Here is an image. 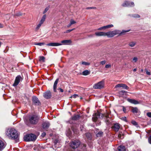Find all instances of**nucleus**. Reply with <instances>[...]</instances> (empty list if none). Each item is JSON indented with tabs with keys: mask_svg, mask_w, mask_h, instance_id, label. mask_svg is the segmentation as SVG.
<instances>
[{
	"mask_svg": "<svg viewBox=\"0 0 151 151\" xmlns=\"http://www.w3.org/2000/svg\"><path fill=\"white\" fill-rule=\"evenodd\" d=\"M132 108L131 111L134 114L137 115H139L140 114V112L137 107H132Z\"/></svg>",
	"mask_w": 151,
	"mask_h": 151,
	"instance_id": "obj_12",
	"label": "nucleus"
},
{
	"mask_svg": "<svg viewBox=\"0 0 151 151\" xmlns=\"http://www.w3.org/2000/svg\"><path fill=\"white\" fill-rule=\"evenodd\" d=\"M3 27V25L2 24L0 23V28H2Z\"/></svg>",
	"mask_w": 151,
	"mask_h": 151,
	"instance_id": "obj_61",
	"label": "nucleus"
},
{
	"mask_svg": "<svg viewBox=\"0 0 151 151\" xmlns=\"http://www.w3.org/2000/svg\"><path fill=\"white\" fill-rule=\"evenodd\" d=\"M133 70L134 71V72H135L137 70V69L136 68H134Z\"/></svg>",
	"mask_w": 151,
	"mask_h": 151,
	"instance_id": "obj_62",
	"label": "nucleus"
},
{
	"mask_svg": "<svg viewBox=\"0 0 151 151\" xmlns=\"http://www.w3.org/2000/svg\"><path fill=\"white\" fill-rule=\"evenodd\" d=\"M6 134L9 139L15 140L17 142H19V135L15 129L10 128L8 129L6 132Z\"/></svg>",
	"mask_w": 151,
	"mask_h": 151,
	"instance_id": "obj_1",
	"label": "nucleus"
},
{
	"mask_svg": "<svg viewBox=\"0 0 151 151\" xmlns=\"http://www.w3.org/2000/svg\"><path fill=\"white\" fill-rule=\"evenodd\" d=\"M120 87H122L126 89H129V87L128 86H127L126 84H117L115 86V88Z\"/></svg>",
	"mask_w": 151,
	"mask_h": 151,
	"instance_id": "obj_17",
	"label": "nucleus"
},
{
	"mask_svg": "<svg viewBox=\"0 0 151 151\" xmlns=\"http://www.w3.org/2000/svg\"><path fill=\"white\" fill-rule=\"evenodd\" d=\"M62 45L61 43L56 42H51L46 44V45L50 46H57Z\"/></svg>",
	"mask_w": 151,
	"mask_h": 151,
	"instance_id": "obj_16",
	"label": "nucleus"
},
{
	"mask_svg": "<svg viewBox=\"0 0 151 151\" xmlns=\"http://www.w3.org/2000/svg\"><path fill=\"white\" fill-rule=\"evenodd\" d=\"M147 114L148 116L151 117V112H148L147 113Z\"/></svg>",
	"mask_w": 151,
	"mask_h": 151,
	"instance_id": "obj_48",
	"label": "nucleus"
},
{
	"mask_svg": "<svg viewBox=\"0 0 151 151\" xmlns=\"http://www.w3.org/2000/svg\"><path fill=\"white\" fill-rule=\"evenodd\" d=\"M129 31L130 30H123L121 32L120 30H115L113 31H109L107 32H105V35L106 36H107L108 37H111L117 34H119V35L124 34L125 33Z\"/></svg>",
	"mask_w": 151,
	"mask_h": 151,
	"instance_id": "obj_2",
	"label": "nucleus"
},
{
	"mask_svg": "<svg viewBox=\"0 0 151 151\" xmlns=\"http://www.w3.org/2000/svg\"><path fill=\"white\" fill-rule=\"evenodd\" d=\"M122 6L123 7H133L134 4L133 2L126 1L122 4Z\"/></svg>",
	"mask_w": 151,
	"mask_h": 151,
	"instance_id": "obj_9",
	"label": "nucleus"
},
{
	"mask_svg": "<svg viewBox=\"0 0 151 151\" xmlns=\"http://www.w3.org/2000/svg\"><path fill=\"white\" fill-rule=\"evenodd\" d=\"M122 107H123V111H124V113H127V111H126V108L124 106H123Z\"/></svg>",
	"mask_w": 151,
	"mask_h": 151,
	"instance_id": "obj_46",
	"label": "nucleus"
},
{
	"mask_svg": "<svg viewBox=\"0 0 151 151\" xmlns=\"http://www.w3.org/2000/svg\"><path fill=\"white\" fill-rule=\"evenodd\" d=\"M121 119H122V120L123 121H124L126 122H127V118H126V117L125 116L122 117L121 118Z\"/></svg>",
	"mask_w": 151,
	"mask_h": 151,
	"instance_id": "obj_44",
	"label": "nucleus"
},
{
	"mask_svg": "<svg viewBox=\"0 0 151 151\" xmlns=\"http://www.w3.org/2000/svg\"><path fill=\"white\" fill-rule=\"evenodd\" d=\"M25 123L27 125H28V124H29L28 122H25Z\"/></svg>",
	"mask_w": 151,
	"mask_h": 151,
	"instance_id": "obj_64",
	"label": "nucleus"
},
{
	"mask_svg": "<svg viewBox=\"0 0 151 151\" xmlns=\"http://www.w3.org/2000/svg\"><path fill=\"white\" fill-rule=\"evenodd\" d=\"M146 74L148 75H150L151 74H150V72H149L147 70H146Z\"/></svg>",
	"mask_w": 151,
	"mask_h": 151,
	"instance_id": "obj_53",
	"label": "nucleus"
},
{
	"mask_svg": "<svg viewBox=\"0 0 151 151\" xmlns=\"http://www.w3.org/2000/svg\"><path fill=\"white\" fill-rule=\"evenodd\" d=\"M46 15L44 14L42 17L39 22L40 23L42 24L45 21V20L46 18Z\"/></svg>",
	"mask_w": 151,
	"mask_h": 151,
	"instance_id": "obj_24",
	"label": "nucleus"
},
{
	"mask_svg": "<svg viewBox=\"0 0 151 151\" xmlns=\"http://www.w3.org/2000/svg\"><path fill=\"white\" fill-rule=\"evenodd\" d=\"M84 127L83 125H81L80 127V129L81 131H82L83 129V128Z\"/></svg>",
	"mask_w": 151,
	"mask_h": 151,
	"instance_id": "obj_55",
	"label": "nucleus"
},
{
	"mask_svg": "<svg viewBox=\"0 0 151 151\" xmlns=\"http://www.w3.org/2000/svg\"><path fill=\"white\" fill-rule=\"evenodd\" d=\"M81 64H82V65H85L87 66V65H89L90 64V63H87V62H86L85 61H83V62H82L81 63Z\"/></svg>",
	"mask_w": 151,
	"mask_h": 151,
	"instance_id": "obj_31",
	"label": "nucleus"
},
{
	"mask_svg": "<svg viewBox=\"0 0 151 151\" xmlns=\"http://www.w3.org/2000/svg\"><path fill=\"white\" fill-rule=\"evenodd\" d=\"M137 60H138L137 58L136 57H134L132 59V62H136L137 61Z\"/></svg>",
	"mask_w": 151,
	"mask_h": 151,
	"instance_id": "obj_40",
	"label": "nucleus"
},
{
	"mask_svg": "<svg viewBox=\"0 0 151 151\" xmlns=\"http://www.w3.org/2000/svg\"><path fill=\"white\" fill-rule=\"evenodd\" d=\"M127 101L129 103L134 104H137L140 103V102L134 99L128 98Z\"/></svg>",
	"mask_w": 151,
	"mask_h": 151,
	"instance_id": "obj_11",
	"label": "nucleus"
},
{
	"mask_svg": "<svg viewBox=\"0 0 151 151\" xmlns=\"http://www.w3.org/2000/svg\"><path fill=\"white\" fill-rule=\"evenodd\" d=\"M43 96L46 99H50L52 97L51 93L50 91H47L43 93Z\"/></svg>",
	"mask_w": 151,
	"mask_h": 151,
	"instance_id": "obj_10",
	"label": "nucleus"
},
{
	"mask_svg": "<svg viewBox=\"0 0 151 151\" xmlns=\"http://www.w3.org/2000/svg\"><path fill=\"white\" fill-rule=\"evenodd\" d=\"M58 90H60V91L61 92H63V90L62 89V88H58Z\"/></svg>",
	"mask_w": 151,
	"mask_h": 151,
	"instance_id": "obj_57",
	"label": "nucleus"
},
{
	"mask_svg": "<svg viewBox=\"0 0 151 151\" xmlns=\"http://www.w3.org/2000/svg\"><path fill=\"white\" fill-rule=\"evenodd\" d=\"M120 128V124L119 123H115L114 124L112 127V128L116 132H117Z\"/></svg>",
	"mask_w": 151,
	"mask_h": 151,
	"instance_id": "obj_14",
	"label": "nucleus"
},
{
	"mask_svg": "<svg viewBox=\"0 0 151 151\" xmlns=\"http://www.w3.org/2000/svg\"><path fill=\"white\" fill-rule=\"evenodd\" d=\"M71 133V131L70 130H69L68 132L69 135H70V134Z\"/></svg>",
	"mask_w": 151,
	"mask_h": 151,
	"instance_id": "obj_63",
	"label": "nucleus"
},
{
	"mask_svg": "<svg viewBox=\"0 0 151 151\" xmlns=\"http://www.w3.org/2000/svg\"><path fill=\"white\" fill-rule=\"evenodd\" d=\"M102 29V27L99 28L98 29V30H101Z\"/></svg>",
	"mask_w": 151,
	"mask_h": 151,
	"instance_id": "obj_60",
	"label": "nucleus"
},
{
	"mask_svg": "<svg viewBox=\"0 0 151 151\" xmlns=\"http://www.w3.org/2000/svg\"><path fill=\"white\" fill-rule=\"evenodd\" d=\"M136 43L135 42H130L129 43V45L130 47H132L135 46V45L136 44Z\"/></svg>",
	"mask_w": 151,
	"mask_h": 151,
	"instance_id": "obj_29",
	"label": "nucleus"
},
{
	"mask_svg": "<svg viewBox=\"0 0 151 151\" xmlns=\"http://www.w3.org/2000/svg\"><path fill=\"white\" fill-rule=\"evenodd\" d=\"M32 101L33 104L36 106H39L41 104V103L39 99L35 96H33L32 98Z\"/></svg>",
	"mask_w": 151,
	"mask_h": 151,
	"instance_id": "obj_7",
	"label": "nucleus"
},
{
	"mask_svg": "<svg viewBox=\"0 0 151 151\" xmlns=\"http://www.w3.org/2000/svg\"><path fill=\"white\" fill-rule=\"evenodd\" d=\"M40 117L36 115L30 116L29 117V123L35 125L37 124L39 120Z\"/></svg>",
	"mask_w": 151,
	"mask_h": 151,
	"instance_id": "obj_3",
	"label": "nucleus"
},
{
	"mask_svg": "<svg viewBox=\"0 0 151 151\" xmlns=\"http://www.w3.org/2000/svg\"><path fill=\"white\" fill-rule=\"evenodd\" d=\"M58 142V139H55L54 141V143H55V145Z\"/></svg>",
	"mask_w": 151,
	"mask_h": 151,
	"instance_id": "obj_54",
	"label": "nucleus"
},
{
	"mask_svg": "<svg viewBox=\"0 0 151 151\" xmlns=\"http://www.w3.org/2000/svg\"><path fill=\"white\" fill-rule=\"evenodd\" d=\"M100 116V114L99 113H95L93 115L92 120L94 122H96L97 119Z\"/></svg>",
	"mask_w": 151,
	"mask_h": 151,
	"instance_id": "obj_15",
	"label": "nucleus"
},
{
	"mask_svg": "<svg viewBox=\"0 0 151 151\" xmlns=\"http://www.w3.org/2000/svg\"><path fill=\"white\" fill-rule=\"evenodd\" d=\"M106 63V61L105 60H104V61H101L100 62V63L102 65H103L104 64H105V63Z\"/></svg>",
	"mask_w": 151,
	"mask_h": 151,
	"instance_id": "obj_49",
	"label": "nucleus"
},
{
	"mask_svg": "<svg viewBox=\"0 0 151 151\" xmlns=\"http://www.w3.org/2000/svg\"><path fill=\"white\" fill-rule=\"evenodd\" d=\"M96 9V7H87L86 8V9Z\"/></svg>",
	"mask_w": 151,
	"mask_h": 151,
	"instance_id": "obj_43",
	"label": "nucleus"
},
{
	"mask_svg": "<svg viewBox=\"0 0 151 151\" xmlns=\"http://www.w3.org/2000/svg\"><path fill=\"white\" fill-rule=\"evenodd\" d=\"M70 23L71 24V25H72L73 24H76V22L73 19H71L70 20Z\"/></svg>",
	"mask_w": 151,
	"mask_h": 151,
	"instance_id": "obj_37",
	"label": "nucleus"
},
{
	"mask_svg": "<svg viewBox=\"0 0 151 151\" xmlns=\"http://www.w3.org/2000/svg\"><path fill=\"white\" fill-rule=\"evenodd\" d=\"M105 67L106 68H108L111 67V65L110 64H107L105 65Z\"/></svg>",
	"mask_w": 151,
	"mask_h": 151,
	"instance_id": "obj_45",
	"label": "nucleus"
},
{
	"mask_svg": "<svg viewBox=\"0 0 151 151\" xmlns=\"http://www.w3.org/2000/svg\"><path fill=\"white\" fill-rule=\"evenodd\" d=\"M46 135V133L45 132H43L41 134V136L42 137H44Z\"/></svg>",
	"mask_w": 151,
	"mask_h": 151,
	"instance_id": "obj_51",
	"label": "nucleus"
},
{
	"mask_svg": "<svg viewBox=\"0 0 151 151\" xmlns=\"http://www.w3.org/2000/svg\"><path fill=\"white\" fill-rule=\"evenodd\" d=\"M42 24L39 22V23L37 25V27L35 28L36 30H38Z\"/></svg>",
	"mask_w": 151,
	"mask_h": 151,
	"instance_id": "obj_34",
	"label": "nucleus"
},
{
	"mask_svg": "<svg viewBox=\"0 0 151 151\" xmlns=\"http://www.w3.org/2000/svg\"><path fill=\"white\" fill-rule=\"evenodd\" d=\"M103 134V132H102L100 131L96 134V136L97 137H101L102 136Z\"/></svg>",
	"mask_w": 151,
	"mask_h": 151,
	"instance_id": "obj_30",
	"label": "nucleus"
},
{
	"mask_svg": "<svg viewBox=\"0 0 151 151\" xmlns=\"http://www.w3.org/2000/svg\"><path fill=\"white\" fill-rule=\"evenodd\" d=\"M16 15V16H21L22 15V14L21 13H17V14H15Z\"/></svg>",
	"mask_w": 151,
	"mask_h": 151,
	"instance_id": "obj_56",
	"label": "nucleus"
},
{
	"mask_svg": "<svg viewBox=\"0 0 151 151\" xmlns=\"http://www.w3.org/2000/svg\"><path fill=\"white\" fill-rule=\"evenodd\" d=\"M131 122L132 123L134 126H137L138 125L137 123L135 121H132Z\"/></svg>",
	"mask_w": 151,
	"mask_h": 151,
	"instance_id": "obj_39",
	"label": "nucleus"
},
{
	"mask_svg": "<svg viewBox=\"0 0 151 151\" xmlns=\"http://www.w3.org/2000/svg\"><path fill=\"white\" fill-rule=\"evenodd\" d=\"M123 134L122 132H119L118 135V137L120 138H123Z\"/></svg>",
	"mask_w": 151,
	"mask_h": 151,
	"instance_id": "obj_32",
	"label": "nucleus"
},
{
	"mask_svg": "<svg viewBox=\"0 0 151 151\" xmlns=\"http://www.w3.org/2000/svg\"><path fill=\"white\" fill-rule=\"evenodd\" d=\"M6 145L4 142L0 140V151H1L5 147Z\"/></svg>",
	"mask_w": 151,
	"mask_h": 151,
	"instance_id": "obj_18",
	"label": "nucleus"
},
{
	"mask_svg": "<svg viewBox=\"0 0 151 151\" xmlns=\"http://www.w3.org/2000/svg\"><path fill=\"white\" fill-rule=\"evenodd\" d=\"M49 7H46L44 11L43 12V14H45V13L49 10Z\"/></svg>",
	"mask_w": 151,
	"mask_h": 151,
	"instance_id": "obj_38",
	"label": "nucleus"
},
{
	"mask_svg": "<svg viewBox=\"0 0 151 151\" xmlns=\"http://www.w3.org/2000/svg\"><path fill=\"white\" fill-rule=\"evenodd\" d=\"M86 135L88 139H90L91 138V135L89 133H86Z\"/></svg>",
	"mask_w": 151,
	"mask_h": 151,
	"instance_id": "obj_27",
	"label": "nucleus"
},
{
	"mask_svg": "<svg viewBox=\"0 0 151 151\" xmlns=\"http://www.w3.org/2000/svg\"><path fill=\"white\" fill-rule=\"evenodd\" d=\"M80 117V116L79 115H75L74 116H72L71 117V119H70V120L69 121V122L70 123H71L70 122V120H76L78 119Z\"/></svg>",
	"mask_w": 151,
	"mask_h": 151,
	"instance_id": "obj_20",
	"label": "nucleus"
},
{
	"mask_svg": "<svg viewBox=\"0 0 151 151\" xmlns=\"http://www.w3.org/2000/svg\"><path fill=\"white\" fill-rule=\"evenodd\" d=\"M72 25L70 23L67 26V27H70Z\"/></svg>",
	"mask_w": 151,
	"mask_h": 151,
	"instance_id": "obj_59",
	"label": "nucleus"
},
{
	"mask_svg": "<svg viewBox=\"0 0 151 151\" xmlns=\"http://www.w3.org/2000/svg\"><path fill=\"white\" fill-rule=\"evenodd\" d=\"M58 81H59V79L57 78L56 80L54 82V85H53V90H54V91H55V92L56 91V89L57 88V84L58 83Z\"/></svg>",
	"mask_w": 151,
	"mask_h": 151,
	"instance_id": "obj_22",
	"label": "nucleus"
},
{
	"mask_svg": "<svg viewBox=\"0 0 151 151\" xmlns=\"http://www.w3.org/2000/svg\"><path fill=\"white\" fill-rule=\"evenodd\" d=\"M106 119L105 121V122L107 125H109L110 124V121L109 120V119H110V118H109L108 115H106Z\"/></svg>",
	"mask_w": 151,
	"mask_h": 151,
	"instance_id": "obj_25",
	"label": "nucleus"
},
{
	"mask_svg": "<svg viewBox=\"0 0 151 151\" xmlns=\"http://www.w3.org/2000/svg\"><path fill=\"white\" fill-rule=\"evenodd\" d=\"M61 44L64 45H68L71 43L70 40H64L61 41Z\"/></svg>",
	"mask_w": 151,
	"mask_h": 151,
	"instance_id": "obj_19",
	"label": "nucleus"
},
{
	"mask_svg": "<svg viewBox=\"0 0 151 151\" xmlns=\"http://www.w3.org/2000/svg\"><path fill=\"white\" fill-rule=\"evenodd\" d=\"M39 60L42 61L43 62H44L45 61V58L43 56H40L39 57Z\"/></svg>",
	"mask_w": 151,
	"mask_h": 151,
	"instance_id": "obj_33",
	"label": "nucleus"
},
{
	"mask_svg": "<svg viewBox=\"0 0 151 151\" xmlns=\"http://www.w3.org/2000/svg\"><path fill=\"white\" fill-rule=\"evenodd\" d=\"M42 128L45 130L47 129L50 126V124L48 122L46 121L43 123L42 124Z\"/></svg>",
	"mask_w": 151,
	"mask_h": 151,
	"instance_id": "obj_13",
	"label": "nucleus"
},
{
	"mask_svg": "<svg viewBox=\"0 0 151 151\" xmlns=\"http://www.w3.org/2000/svg\"><path fill=\"white\" fill-rule=\"evenodd\" d=\"M95 35L96 36H106L105 32H96L95 33Z\"/></svg>",
	"mask_w": 151,
	"mask_h": 151,
	"instance_id": "obj_21",
	"label": "nucleus"
},
{
	"mask_svg": "<svg viewBox=\"0 0 151 151\" xmlns=\"http://www.w3.org/2000/svg\"><path fill=\"white\" fill-rule=\"evenodd\" d=\"M117 149L118 151H125V147L121 145L118 147Z\"/></svg>",
	"mask_w": 151,
	"mask_h": 151,
	"instance_id": "obj_23",
	"label": "nucleus"
},
{
	"mask_svg": "<svg viewBox=\"0 0 151 151\" xmlns=\"http://www.w3.org/2000/svg\"><path fill=\"white\" fill-rule=\"evenodd\" d=\"M148 141L151 144V135L150 136V137L148 138Z\"/></svg>",
	"mask_w": 151,
	"mask_h": 151,
	"instance_id": "obj_50",
	"label": "nucleus"
},
{
	"mask_svg": "<svg viewBox=\"0 0 151 151\" xmlns=\"http://www.w3.org/2000/svg\"><path fill=\"white\" fill-rule=\"evenodd\" d=\"M45 44V43L44 42H41V43H35L34 44V45H39V46H42Z\"/></svg>",
	"mask_w": 151,
	"mask_h": 151,
	"instance_id": "obj_35",
	"label": "nucleus"
},
{
	"mask_svg": "<svg viewBox=\"0 0 151 151\" xmlns=\"http://www.w3.org/2000/svg\"><path fill=\"white\" fill-rule=\"evenodd\" d=\"M132 17L134 18H139L140 17L139 15L137 14L132 15Z\"/></svg>",
	"mask_w": 151,
	"mask_h": 151,
	"instance_id": "obj_36",
	"label": "nucleus"
},
{
	"mask_svg": "<svg viewBox=\"0 0 151 151\" xmlns=\"http://www.w3.org/2000/svg\"><path fill=\"white\" fill-rule=\"evenodd\" d=\"M78 95L76 94H73V95H72V96H70V98H76L77 97H78Z\"/></svg>",
	"mask_w": 151,
	"mask_h": 151,
	"instance_id": "obj_41",
	"label": "nucleus"
},
{
	"mask_svg": "<svg viewBox=\"0 0 151 151\" xmlns=\"http://www.w3.org/2000/svg\"><path fill=\"white\" fill-rule=\"evenodd\" d=\"M75 29V28H73L72 29H69V30H66V32H65L66 33H68V32H70L71 31L73 30H74Z\"/></svg>",
	"mask_w": 151,
	"mask_h": 151,
	"instance_id": "obj_47",
	"label": "nucleus"
},
{
	"mask_svg": "<svg viewBox=\"0 0 151 151\" xmlns=\"http://www.w3.org/2000/svg\"><path fill=\"white\" fill-rule=\"evenodd\" d=\"M73 131L74 133H75L76 134L77 133V129H73Z\"/></svg>",
	"mask_w": 151,
	"mask_h": 151,
	"instance_id": "obj_52",
	"label": "nucleus"
},
{
	"mask_svg": "<svg viewBox=\"0 0 151 151\" xmlns=\"http://www.w3.org/2000/svg\"><path fill=\"white\" fill-rule=\"evenodd\" d=\"M104 86V81L103 80L95 84L93 86V88L95 89H101L103 88Z\"/></svg>",
	"mask_w": 151,
	"mask_h": 151,
	"instance_id": "obj_5",
	"label": "nucleus"
},
{
	"mask_svg": "<svg viewBox=\"0 0 151 151\" xmlns=\"http://www.w3.org/2000/svg\"><path fill=\"white\" fill-rule=\"evenodd\" d=\"M102 29H106V26L102 27Z\"/></svg>",
	"mask_w": 151,
	"mask_h": 151,
	"instance_id": "obj_58",
	"label": "nucleus"
},
{
	"mask_svg": "<svg viewBox=\"0 0 151 151\" xmlns=\"http://www.w3.org/2000/svg\"><path fill=\"white\" fill-rule=\"evenodd\" d=\"M127 92L124 91H121L119 92V94L121 96L126 94Z\"/></svg>",
	"mask_w": 151,
	"mask_h": 151,
	"instance_id": "obj_28",
	"label": "nucleus"
},
{
	"mask_svg": "<svg viewBox=\"0 0 151 151\" xmlns=\"http://www.w3.org/2000/svg\"><path fill=\"white\" fill-rule=\"evenodd\" d=\"M80 142L78 140L72 141L70 143V145L73 148H77L80 144Z\"/></svg>",
	"mask_w": 151,
	"mask_h": 151,
	"instance_id": "obj_6",
	"label": "nucleus"
},
{
	"mask_svg": "<svg viewBox=\"0 0 151 151\" xmlns=\"http://www.w3.org/2000/svg\"><path fill=\"white\" fill-rule=\"evenodd\" d=\"M90 72L88 70H86L83 72L82 74L84 76H86L89 74Z\"/></svg>",
	"mask_w": 151,
	"mask_h": 151,
	"instance_id": "obj_26",
	"label": "nucleus"
},
{
	"mask_svg": "<svg viewBox=\"0 0 151 151\" xmlns=\"http://www.w3.org/2000/svg\"><path fill=\"white\" fill-rule=\"evenodd\" d=\"M106 29L110 28L111 27H113V25L112 24H109L107 25H106Z\"/></svg>",
	"mask_w": 151,
	"mask_h": 151,
	"instance_id": "obj_42",
	"label": "nucleus"
},
{
	"mask_svg": "<svg viewBox=\"0 0 151 151\" xmlns=\"http://www.w3.org/2000/svg\"><path fill=\"white\" fill-rule=\"evenodd\" d=\"M37 138V136L33 134H28L26 135L24 137L26 141H35Z\"/></svg>",
	"mask_w": 151,
	"mask_h": 151,
	"instance_id": "obj_4",
	"label": "nucleus"
},
{
	"mask_svg": "<svg viewBox=\"0 0 151 151\" xmlns=\"http://www.w3.org/2000/svg\"><path fill=\"white\" fill-rule=\"evenodd\" d=\"M22 80V78L20 75L16 77L14 82L13 84V86H17Z\"/></svg>",
	"mask_w": 151,
	"mask_h": 151,
	"instance_id": "obj_8",
	"label": "nucleus"
}]
</instances>
